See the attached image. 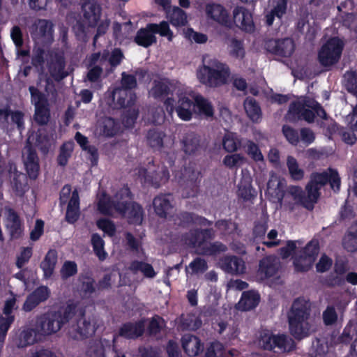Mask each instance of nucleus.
I'll use <instances>...</instances> for the list:
<instances>
[{
  "instance_id": "nucleus-38",
  "label": "nucleus",
  "mask_w": 357,
  "mask_h": 357,
  "mask_svg": "<svg viewBox=\"0 0 357 357\" xmlns=\"http://www.w3.org/2000/svg\"><path fill=\"white\" fill-rule=\"evenodd\" d=\"M357 227V220L354 222L351 228ZM342 245L344 248L350 252L357 251V229L355 231H347L343 238Z\"/></svg>"
},
{
  "instance_id": "nucleus-8",
  "label": "nucleus",
  "mask_w": 357,
  "mask_h": 357,
  "mask_svg": "<svg viewBox=\"0 0 357 357\" xmlns=\"http://www.w3.org/2000/svg\"><path fill=\"white\" fill-rule=\"evenodd\" d=\"M265 49L267 52L282 57L291 56L295 50V44L292 39H268L265 42Z\"/></svg>"
},
{
  "instance_id": "nucleus-61",
  "label": "nucleus",
  "mask_w": 357,
  "mask_h": 357,
  "mask_svg": "<svg viewBox=\"0 0 357 357\" xmlns=\"http://www.w3.org/2000/svg\"><path fill=\"white\" fill-rule=\"evenodd\" d=\"M96 281L91 275H83L81 278V291L84 295H91L96 292Z\"/></svg>"
},
{
  "instance_id": "nucleus-30",
  "label": "nucleus",
  "mask_w": 357,
  "mask_h": 357,
  "mask_svg": "<svg viewBox=\"0 0 357 357\" xmlns=\"http://www.w3.org/2000/svg\"><path fill=\"white\" fill-rule=\"evenodd\" d=\"M57 260V251L55 249H50L40 264V267L43 271L44 278L49 279L52 277L54 273Z\"/></svg>"
},
{
  "instance_id": "nucleus-25",
  "label": "nucleus",
  "mask_w": 357,
  "mask_h": 357,
  "mask_svg": "<svg viewBox=\"0 0 357 357\" xmlns=\"http://www.w3.org/2000/svg\"><path fill=\"white\" fill-rule=\"evenodd\" d=\"M195 108V101L185 96H181L176 105V112L178 116L183 121L192 119Z\"/></svg>"
},
{
  "instance_id": "nucleus-59",
  "label": "nucleus",
  "mask_w": 357,
  "mask_h": 357,
  "mask_svg": "<svg viewBox=\"0 0 357 357\" xmlns=\"http://www.w3.org/2000/svg\"><path fill=\"white\" fill-rule=\"evenodd\" d=\"M33 255L32 247H22L20 254L17 256L15 265L17 268L21 269L26 264Z\"/></svg>"
},
{
  "instance_id": "nucleus-32",
  "label": "nucleus",
  "mask_w": 357,
  "mask_h": 357,
  "mask_svg": "<svg viewBox=\"0 0 357 357\" xmlns=\"http://www.w3.org/2000/svg\"><path fill=\"white\" fill-rule=\"evenodd\" d=\"M6 226L11 238L17 239L21 237L23 231L22 225L17 213H10Z\"/></svg>"
},
{
  "instance_id": "nucleus-3",
  "label": "nucleus",
  "mask_w": 357,
  "mask_h": 357,
  "mask_svg": "<svg viewBox=\"0 0 357 357\" xmlns=\"http://www.w3.org/2000/svg\"><path fill=\"white\" fill-rule=\"evenodd\" d=\"M311 313V303L304 297L296 298L288 312V324L291 335L301 340L309 335L308 319Z\"/></svg>"
},
{
  "instance_id": "nucleus-34",
  "label": "nucleus",
  "mask_w": 357,
  "mask_h": 357,
  "mask_svg": "<svg viewBox=\"0 0 357 357\" xmlns=\"http://www.w3.org/2000/svg\"><path fill=\"white\" fill-rule=\"evenodd\" d=\"M238 196L245 201H249L255 197V190L252 185L250 176H243L238 185Z\"/></svg>"
},
{
  "instance_id": "nucleus-43",
  "label": "nucleus",
  "mask_w": 357,
  "mask_h": 357,
  "mask_svg": "<svg viewBox=\"0 0 357 357\" xmlns=\"http://www.w3.org/2000/svg\"><path fill=\"white\" fill-rule=\"evenodd\" d=\"M51 118L50 105L38 106L35 107L33 119L39 126H45L48 123Z\"/></svg>"
},
{
  "instance_id": "nucleus-11",
  "label": "nucleus",
  "mask_w": 357,
  "mask_h": 357,
  "mask_svg": "<svg viewBox=\"0 0 357 357\" xmlns=\"http://www.w3.org/2000/svg\"><path fill=\"white\" fill-rule=\"evenodd\" d=\"M22 158L29 178L31 180L37 179L40 174V159L36 149L31 146H27Z\"/></svg>"
},
{
  "instance_id": "nucleus-15",
  "label": "nucleus",
  "mask_w": 357,
  "mask_h": 357,
  "mask_svg": "<svg viewBox=\"0 0 357 357\" xmlns=\"http://www.w3.org/2000/svg\"><path fill=\"white\" fill-rule=\"evenodd\" d=\"M233 18L235 24L242 30L252 33L255 31V24L252 13L243 7H236L233 11Z\"/></svg>"
},
{
  "instance_id": "nucleus-2",
  "label": "nucleus",
  "mask_w": 357,
  "mask_h": 357,
  "mask_svg": "<svg viewBox=\"0 0 357 357\" xmlns=\"http://www.w3.org/2000/svg\"><path fill=\"white\" fill-rule=\"evenodd\" d=\"M329 184L334 192H338L341 186V178L337 169L328 167L322 172H313L305 186V208L312 210L317 202L321 187Z\"/></svg>"
},
{
  "instance_id": "nucleus-56",
  "label": "nucleus",
  "mask_w": 357,
  "mask_h": 357,
  "mask_svg": "<svg viewBox=\"0 0 357 357\" xmlns=\"http://www.w3.org/2000/svg\"><path fill=\"white\" fill-rule=\"evenodd\" d=\"M36 334H38V331H36L35 326L33 328L23 330L20 335V344L21 347H26L36 342Z\"/></svg>"
},
{
  "instance_id": "nucleus-57",
  "label": "nucleus",
  "mask_w": 357,
  "mask_h": 357,
  "mask_svg": "<svg viewBox=\"0 0 357 357\" xmlns=\"http://www.w3.org/2000/svg\"><path fill=\"white\" fill-rule=\"evenodd\" d=\"M155 34L158 33L162 37H167L169 41H172L174 37L173 32L169 28L167 22L162 21L160 24L150 23Z\"/></svg>"
},
{
  "instance_id": "nucleus-58",
  "label": "nucleus",
  "mask_w": 357,
  "mask_h": 357,
  "mask_svg": "<svg viewBox=\"0 0 357 357\" xmlns=\"http://www.w3.org/2000/svg\"><path fill=\"white\" fill-rule=\"evenodd\" d=\"M275 335L268 330H263L260 332L259 344L264 350L272 351L273 349V340Z\"/></svg>"
},
{
  "instance_id": "nucleus-52",
  "label": "nucleus",
  "mask_w": 357,
  "mask_h": 357,
  "mask_svg": "<svg viewBox=\"0 0 357 357\" xmlns=\"http://www.w3.org/2000/svg\"><path fill=\"white\" fill-rule=\"evenodd\" d=\"M241 146V141L234 133L226 134L222 139L223 149L229 153H234Z\"/></svg>"
},
{
  "instance_id": "nucleus-42",
  "label": "nucleus",
  "mask_w": 357,
  "mask_h": 357,
  "mask_svg": "<svg viewBox=\"0 0 357 357\" xmlns=\"http://www.w3.org/2000/svg\"><path fill=\"white\" fill-rule=\"evenodd\" d=\"M246 162V158L240 153H233L226 155L223 160L222 164L229 169L237 170L242 167Z\"/></svg>"
},
{
  "instance_id": "nucleus-9",
  "label": "nucleus",
  "mask_w": 357,
  "mask_h": 357,
  "mask_svg": "<svg viewBox=\"0 0 357 357\" xmlns=\"http://www.w3.org/2000/svg\"><path fill=\"white\" fill-rule=\"evenodd\" d=\"M51 291L48 287L40 285L29 294L22 305V310L29 312L33 310L41 303L45 302L50 297Z\"/></svg>"
},
{
  "instance_id": "nucleus-47",
  "label": "nucleus",
  "mask_w": 357,
  "mask_h": 357,
  "mask_svg": "<svg viewBox=\"0 0 357 357\" xmlns=\"http://www.w3.org/2000/svg\"><path fill=\"white\" fill-rule=\"evenodd\" d=\"M166 326L165 319L158 314L153 315L148 324L147 333L150 336H155L160 333L163 327Z\"/></svg>"
},
{
  "instance_id": "nucleus-23",
  "label": "nucleus",
  "mask_w": 357,
  "mask_h": 357,
  "mask_svg": "<svg viewBox=\"0 0 357 357\" xmlns=\"http://www.w3.org/2000/svg\"><path fill=\"white\" fill-rule=\"evenodd\" d=\"M221 268L230 274H241L245 272V266L243 260L236 256H226L221 261Z\"/></svg>"
},
{
  "instance_id": "nucleus-16",
  "label": "nucleus",
  "mask_w": 357,
  "mask_h": 357,
  "mask_svg": "<svg viewBox=\"0 0 357 357\" xmlns=\"http://www.w3.org/2000/svg\"><path fill=\"white\" fill-rule=\"evenodd\" d=\"M50 76L56 81L60 82L68 75L66 70V60L61 54L55 53L54 58L48 63Z\"/></svg>"
},
{
  "instance_id": "nucleus-60",
  "label": "nucleus",
  "mask_w": 357,
  "mask_h": 357,
  "mask_svg": "<svg viewBox=\"0 0 357 357\" xmlns=\"http://www.w3.org/2000/svg\"><path fill=\"white\" fill-rule=\"evenodd\" d=\"M77 333L82 339L87 338L95 333L93 326L90 321L84 319L77 321Z\"/></svg>"
},
{
  "instance_id": "nucleus-41",
  "label": "nucleus",
  "mask_w": 357,
  "mask_h": 357,
  "mask_svg": "<svg viewBox=\"0 0 357 357\" xmlns=\"http://www.w3.org/2000/svg\"><path fill=\"white\" fill-rule=\"evenodd\" d=\"M11 185L17 195L23 196L27 188L26 175L21 172H15L11 181Z\"/></svg>"
},
{
  "instance_id": "nucleus-54",
  "label": "nucleus",
  "mask_w": 357,
  "mask_h": 357,
  "mask_svg": "<svg viewBox=\"0 0 357 357\" xmlns=\"http://www.w3.org/2000/svg\"><path fill=\"white\" fill-rule=\"evenodd\" d=\"M246 153L255 162L264 161V155L259 146L253 141L248 139L244 146Z\"/></svg>"
},
{
  "instance_id": "nucleus-5",
  "label": "nucleus",
  "mask_w": 357,
  "mask_h": 357,
  "mask_svg": "<svg viewBox=\"0 0 357 357\" xmlns=\"http://www.w3.org/2000/svg\"><path fill=\"white\" fill-rule=\"evenodd\" d=\"M320 247L317 240L312 239L299 251L294 259V266L297 272L308 271L316 261Z\"/></svg>"
},
{
  "instance_id": "nucleus-37",
  "label": "nucleus",
  "mask_w": 357,
  "mask_h": 357,
  "mask_svg": "<svg viewBox=\"0 0 357 357\" xmlns=\"http://www.w3.org/2000/svg\"><path fill=\"white\" fill-rule=\"evenodd\" d=\"M129 224L139 225L143 220L144 210L142 206L134 202L130 205V208L126 214Z\"/></svg>"
},
{
  "instance_id": "nucleus-45",
  "label": "nucleus",
  "mask_w": 357,
  "mask_h": 357,
  "mask_svg": "<svg viewBox=\"0 0 357 357\" xmlns=\"http://www.w3.org/2000/svg\"><path fill=\"white\" fill-rule=\"evenodd\" d=\"M227 250V246L220 241L209 243L208 245L202 247V251L199 254L207 256H215L220 253L225 252Z\"/></svg>"
},
{
  "instance_id": "nucleus-44",
  "label": "nucleus",
  "mask_w": 357,
  "mask_h": 357,
  "mask_svg": "<svg viewBox=\"0 0 357 357\" xmlns=\"http://www.w3.org/2000/svg\"><path fill=\"white\" fill-rule=\"evenodd\" d=\"M98 211L104 215H111L114 210V202L112 197L103 193L97 204Z\"/></svg>"
},
{
  "instance_id": "nucleus-29",
  "label": "nucleus",
  "mask_w": 357,
  "mask_h": 357,
  "mask_svg": "<svg viewBox=\"0 0 357 357\" xmlns=\"http://www.w3.org/2000/svg\"><path fill=\"white\" fill-rule=\"evenodd\" d=\"M260 295L250 290L244 291L237 304V308L241 311H248L255 308L259 303Z\"/></svg>"
},
{
  "instance_id": "nucleus-28",
  "label": "nucleus",
  "mask_w": 357,
  "mask_h": 357,
  "mask_svg": "<svg viewBox=\"0 0 357 357\" xmlns=\"http://www.w3.org/2000/svg\"><path fill=\"white\" fill-rule=\"evenodd\" d=\"M98 128L101 135L112 137L119 132V125L114 118L104 116L98 121Z\"/></svg>"
},
{
  "instance_id": "nucleus-21",
  "label": "nucleus",
  "mask_w": 357,
  "mask_h": 357,
  "mask_svg": "<svg viewBox=\"0 0 357 357\" xmlns=\"http://www.w3.org/2000/svg\"><path fill=\"white\" fill-rule=\"evenodd\" d=\"M80 201L78 191L75 189L72 192L71 197L68 202L65 215L66 221L69 224L75 223L80 216Z\"/></svg>"
},
{
  "instance_id": "nucleus-31",
  "label": "nucleus",
  "mask_w": 357,
  "mask_h": 357,
  "mask_svg": "<svg viewBox=\"0 0 357 357\" xmlns=\"http://www.w3.org/2000/svg\"><path fill=\"white\" fill-rule=\"evenodd\" d=\"M243 107L246 114L252 122L258 123L261 119V109L255 98L247 97L243 102Z\"/></svg>"
},
{
  "instance_id": "nucleus-64",
  "label": "nucleus",
  "mask_w": 357,
  "mask_h": 357,
  "mask_svg": "<svg viewBox=\"0 0 357 357\" xmlns=\"http://www.w3.org/2000/svg\"><path fill=\"white\" fill-rule=\"evenodd\" d=\"M224 350V345L221 342H213L207 348L204 357H222Z\"/></svg>"
},
{
  "instance_id": "nucleus-10",
  "label": "nucleus",
  "mask_w": 357,
  "mask_h": 357,
  "mask_svg": "<svg viewBox=\"0 0 357 357\" xmlns=\"http://www.w3.org/2000/svg\"><path fill=\"white\" fill-rule=\"evenodd\" d=\"M201 137L193 131H188L180 139L181 150L188 156L196 155L202 148Z\"/></svg>"
},
{
  "instance_id": "nucleus-19",
  "label": "nucleus",
  "mask_w": 357,
  "mask_h": 357,
  "mask_svg": "<svg viewBox=\"0 0 357 357\" xmlns=\"http://www.w3.org/2000/svg\"><path fill=\"white\" fill-rule=\"evenodd\" d=\"M280 266L278 259L274 255H268L259 261V274L264 278L274 276Z\"/></svg>"
},
{
  "instance_id": "nucleus-18",
  "label": "nucleus",
  "mask_w": 357,
  "mask_h": 357,
  "mask_svg": "<svg viewBox=\"0 0 357 357\" xmlns=\"http://www.w3.org/2000/svg\"><path fill=\"white\" fill-rule=\"evenodd\" d=\"M82 9L83 17L89 26L95 27L97 26L101 17V6L96 1H88L83 3Z\"/></svg>"
},
{
  "instance_id": "nucleus-62",
  "label": "nucleus",
  "mask_w": 357,
  "mask_h": 357,
  "mask_svg": "<svg viewBox=\"0 0 357 357\" xmlns=\"http://www.w3.org/2000/svg\"><path fill=\"white\" fill-rule=\"evenodd\" d=\"M46 52L43 47H35L31 57V64L36 68H43L45 63Z\"/></svg>"
},
{
  "instance_id": "nucleus-12",
  "label": "nucleus",
  "mask_w": 357,
  "mask_h": 357,
  "mask_svg": "<svg viewBox=\"0 0 357 357\" xmlns=\"http://www.w3.org/2000/svg\"><path fill=\"white\" fill-rule=\"evenodd\" d=\"M114 202V211L119 214L126 216V214L130 208V205L134 199V195L132 193L128 185H123L113 195Z\"/></svg>"
},
{
  "instance_id": "nucleus-46",
  "label": "nucleus",
  "mask_w": 357,
  "mask_h": 357,
  "mask_svg": "<svg viewBox=\"0 0 357 357\" xmlns=\"http://www.w3.org/2000/svg\"><path fill=\"white\" fill-rule=\"evenodd\" d=\"M195 107L198 109L200 114L207 117L213 116L214 114L211 103L203 96L198 95L195 98Z\"/></svg>"
},
{
  "instance_id": "nucleus-63",
  "label": "nucleus",
  "mask_w": 357,
  "mask_h": 357,
  "mask_svg": "<svg viewBox=\"0 0 357 357\" xmlns=\"http://www.w3.org/2000/svg\"><path fill=\"white\" fill-rule=\"evenodd\" d=\"M282 133L287 142L293 146H296L299 142V134L296 129L288 125H284L282 128Z\"/></svg>"
},
{
  "instance_id": "nucleus-40",
  "label": "nucleus",
  "mask_w": 357,
  "mask_h": 357,
  "mask_svg": "<svg viewBox=\"0 0 357 357\" xmlns=\"http://www.w3.org/2000/svg\"><path fill=\"white\" fill-rule=\"evenodd\" d=\"M273 349L278 348L283 351H291L296 348L295 342L285 334L275 335Z\"/></svg>"
},
{
  "instance_id": "nucleus-50",
  "label": "nucleus",
  "mask_w": 357,
  "mask_h": 357,
  "mask_svg": "<svg viewBox=\"0 0 357 357\" xmlns=\"http://www.w3.org/2000/svg\"><path fill=\"white\" fill-rule=\"evenodd\" d=\"M287 165L292 179L295 181H301L303 178L304 171L299 167L298 162L295 158L293 156H288Z\"/></svg>"
},
{
  "instance_id": "nucleus-36",
  "label": "nucleus",
  "mask_w": 357,
  "mask_h": 357,
  "mask_svg": "<svg viewBox=\"0 0 357 357\" xmlns=\"http://www.w3.org/2000/svg\"><path fill=\"white\" fill-rule=\"evenodd\" d=\"M165 137L166 134L165 132L153 128L149 130L146 138L149 146L153 149H160L163 146V141Z\"/></svg>"
},
{
  "instance_id": "nucleus-55",
  "label": "nucleus",
  "mask_w": 357,
  "mask_h": 357,
  "mask_svg": "<svg viewBox=\"0 0 357 357\" xmlns=\"http://www.w3.org/2000/svg\"><path fill=\"white\" fill-rule=\"evenodd\" d=\"M29 91L31 94V101L35 107L49 104L47 98L45 93L40 91L34 86H30Z\"/></svg>"
},
{
  "instance_id": "nucleus-35",
  "label": "nucleus",
  "mask_w": 357,
  "mask_h": 357,
  "mask_svg": "<svg viewBox=\"0 0 357 357\" xmlns=\"http://www.w3.org/2000/svg\"><path fill=\"white\" fill-rule=\"evenodd\" d=\"M36 146L43 155H47L52 144V138L46 130L39 129L36 134Z\"/></svg>"
},
{
  "instance_id": "nucleus-24",
  "label": "nucleus",
  "mask_w": 357,
  "mask_h": 357,
  "mask_svg": "<svg viewBox=\"0 0 357 357\" xmlns=\"http://www.w3.org/2000/svg\"><path fill=\"white\" fill-rule=\"evenodd\" d=\"M144 181L155 188H158L169 178V172L166 167H162L159 171L148 172L144 169Z\"/></svg>"
},
{
  "instance_id": "nucleus-39",
  "label": "nucleus",
  "mask_w": 357,
  "mask_h": 357,
  "mask_svg": "<svg viewBox=\"0 0 357 357\" xmlns=\"http://www.w3.org/2000/svg\"><path fill=\"white\" fill-rule=\"evenodd\" d=\"M206 13L208 17L219 23L223 24L227 22V12L220 4H208L206 6Z\"/></svg>"
},
{
  "instance_id": "nucleus-20",
  "label": "nucleus",
  "mask_w": 357,
  "mask_h": 357,
  "mask_svg": "<svg viewBox=\"0 0 357 357\" xmlns=\"http://www.w3.org/2000/svg\"><path fill=\"white\" fill-rule=\"evenodd\" d=\"M135 94L128 93L126 90L116 89L112 93V102L115 109L130 107L135 105Z\"/></svg>"
},
{
  "instance_id": "nucleus-26",
  "label": "nucleus",
  "mask_w": 357,
  "mask_h": 357,
  "mask_svg": "<svg viewBox=\"0 0 357 357\" xmlns=\"http://www.w3.org/2000/svg\"><path fill=\"white\" fill-rule=\"evenodd\" d=\"M150 26L151 24L149 23L146 27L141 28L137 31L134 41L139 46L147 48L157 42L155 33Z\"/></svg>"
},
{
  "instance_id": "nucleus-53",
  "label": "nucleus",
  "mask_w": 357,
  "mask_h": 357,
  "mask_svg": "<svg viewBox=\"0 0 357 357\" xmlns=\"http://www.w3.org/2000/svg\"><path fill=\"white\" fill-rule=\"evenodd\" d=\"M73 150V144L70 142H64L60 147L59 153L56 160L59 166L65 167L68 162L69 158Z\"/></svg>"
},
{
  "instance_id": "nucleus-13",
  "label": "nucleus",
  "mask_w": 357,
  "mask_h": 357,
  "mask_svg": "<svg viewBox=\"0 0 357 357\" xmlns=\"http://www.w3.org/2000/svg\"><path fill=\"white\" fill-rule=\"evenodd\" d=\"M185 185L182 196L185 198L195 197L199 191L201 173L192 169H185Z\"/></svg>"
},
{
  "instance_id": "nucleus-51",
  "label": "nucleus",
  "mask_w": 357,
  "mask_h": 357,
  "mask_svg": "<svg viewBox=\"0 0 357 357\" xmlns=\"http://www.w3.org/2000/svg\"><path fill=\"white\" fill-rule=\"evenodd\" d=\"M91 244L93 251L100 261L106 259L107 254L104 250V241L98 234H93L91 236Z\"/></svg>"
},
{
  "instance_id": "nucleus-6",
  "label": "nucleus",
  "mask_w": 357,
  "mask_h": 357,
  "mask_svg": "<svg viewBox=\"0 0 357 357\" xmlns=\"http://www.w3.org/2000/svg\"><path fill=\"white\" fill-rule=\"evenodd\" d=\"M344 43L338 37H333L324 43L318 52V60L324 67L337 63L342 55Z\"/></svg>"
},
{
  "instance_id": "nucleus-1",
  "label": "nucleus",
  "mask_w": 357,
  "mask_h": 357,
  "mask_svg": "<svg viewBox=\"0 0 357 357\" xmlns=\"http://www.w3.org/2000/svg\"><path fill=\"white\" fill-rule=\"evenodd\" d=\"M77 305L68 303L36 317L35 326L38 334L48 336L59 331L75 315Z\"/></svg>"
},
{
  "instance_id": "nucleus-14",
  "label": "nucleus",
  "mask_w": 357,
  "mask_h": 357,
  "mask_svg": "<svg viewBox=\"0 0 357 357\" xmlns=\"http://www.w3.org/2000/svg\"><path fill=\"white\" fill-rule=\"evenodd\" d=\"M31 38L33 40L52 39L53 25L52 23L44 19L36 20L29 28Z\"/></svg>"
},
{
  "instance_id": "nucleus-22",
  "label": "nucleus",
  "mask_w": 357,
  "mask_h": 357,
  "mask_svg": "<svg viewBox=\"0 0 357 357\" xmlns=\"http://www.w3.org/2000/svg\"><path fill=\"white\" fill-rule=\"evenodd\" d=\"M184 352L190 357L197 356L203 351L204 344L200 339L191 334L184 335L181 338Z\"/></svg>"
},
{
  "instance_id": "nucleus-17",
  "label": "nucleus",
  "mask_w": 357,
  "mask_h": 357,
  "mask_svg": "<svg viewBox=\"0 0 357 357\" xmlns=\"http://www.w3.org/2000/svg\"><path fill=\"white\" fill-rule=\"evenodd\" d=\"M178 225L181 227H188L191 225H197L200 226H211L213 222L208 220L204 216L199 215L195 213L181 211L176 215Z\"/></svg>"
},
{
  "instance_id": "nucleus-49",
  "label": "nucleus",
  "mask_w": 357,
  "mask_h": 357,
  "mask_svg": "<svg viewBox=\"0 0 357 357\" xmlns=\"http://www.w3.org/2000/svg\"><path fill=\"white\" fill-rule=\"evenodd\" d=\"M130 268L134 272H142L145 277L149 278H153L156 275V273L151 264L142 261H133L130 264Z\"/></svg>"
},
{
  "instance_id": "nucleus-7",
  "label": "nucleus",
  "mask_w": 357,
  "mask_h": 357,
  "mask_svg": "<svg viewBox=\"0 0 357 357\" xmlns=\"http://www.w3.org/2000/svg\"><path fill=\"white\" fill-rule=\"evenodd\" d=\"M145 319H141L137 321H127L123 323L117 333L114 334L112 339V349L116 353L115 343L119 337L126 340H137L142 337L145 331Z\"/></svg>"
},
{
  "instance_id": "nucleus-33",
  "label": "nucleus",
  "mask_w": 357,
  "mask_h": 357,
  "mask_svg": "<svg viewBox=\"0 0 357 357\" xmlns=\"http://www.w3.org/2000/svg\"><path fill=\"white\" fill-rule=\"evenodd\" d=\"M165 13L169 22L174 26H183L188 22L185 12L178 6L171 8Z\"/></svg>"
},
{
  "instance_id": "nucleus-27",
  "label": "nucleus",
  "mask_w": 357,
  "mask_h": 357,
  "mask_svg": "<svg viewBox=\"0 0 357 357\" xmlns=\"http://www.w3.org/2000/svg\"><path fill=\"white\" fill-rule=\"evenodd\" d=\"M172 194H165L156 196L153 201L155 213L160 218H166L169 211L173 208L171 202Z\"/></svg>"
},
{
  "instance_id": "nucleus-48",
  "label": "nucleus",
  "mask_w": 357,
  "mask_h": 357,
  "mask_svg": "<svg viewBox=\"0 0 357 357\" xmlns=\"http://www.w3.org/2000/svg\"><path fill=\"white\" fill-rule=\"evenodd\" d=\"M185 242L192 248H201L204 244V239L202 236L200 229H192L186 234L185 237Z\"/></svg>"
},
{
  "instance_id": "nucleus-4",
  "label": "nucleus",
  "mask_w": 357,
  "mask_h": 357,
  "mask_svg": "<svg viewBox=\"0 0 357 357\" xmlns=\"http://www.w3.org/2000/svg\"><path fill=\"white\" fill-rule=\"evenodd\" d=\"M230 73V69L226 63L214 59L199 67L197 77L201 84L216 88L227 84Z\"/></svg>"
}]
</instances>
